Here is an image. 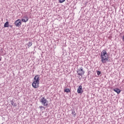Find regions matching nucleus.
<instances>
[{"label":"nucleus","instance_id":"nucleus-1","mask_svg":"<svg viewBox=\"0 0 124 124\" xmlns=\"http://www.w3.org/2000/svg\"><path fill=\"white\" fill-rule=\"evenodd\" d=\"M101 59L102 63H106L108 62V54L106 50L104 49L101 53Z\"/></svg>","mask_w":124,"mask_h":124},{"label":"nucleus","instance_id":"nucleus-2","mask_svg":"<svg viewBox=\"0 0 124 124\" xmlns=\"http://www.w3.org/2000/svg\"><path fill=\"white\" fill-rule=\"evenodd\" d=\"M78 75L83 76L85 74V72L83 70V67H81L77 70Z\"/></svg>","mask_w":124,"mask_h":124},{"label":"nucleus","instance_id":"nucleus-3","mask_svg":"<svg viewBox=\"0 0 124 124\" xmlns=\"http://www.w3.org/2000/svg\"><path fill=\"white\" fill-rule=\"evenodd\" d=\"M41 103L43 105V106H48V101L47 99H45V97H43L40 101Z\"/></svg>","mask_w":124,"mask_h":124},{"label":"nucleus","instance_id":"nucleus-4","mask_svg":"<svg viewBox=\"0 0 124 124\" xmlns=\"http://www.w3.org/2000/svg\"><path fill=\"white\" fill-rule=\"evenodd\" d=\"M14 24L16 26L19 27L22 25V21L21 19H17L15 21Z\"/></svg>","mask_w":124,"mask_h":124},{"label":"nucleus","instance_id":"nucleus-5","mask_svg":"<svg viewBox=\"0 0 124 124\" xmlns=\"http://www.w3.org/2000/svg\"><path fill=\"white\" fill-rule=\"evenodd\" d=\"M39 82H36L34 81H33L32 83V86L34 89H37L39 87Z\"/></svg>","mask_w":124,"mask_h":124},{"label":"nucleus","instance_id":"nucleus-6","mask_svg":"<svg viewBox=\"0 0 124 124\" xmlns=\"http://www.w3.org/2000/svg\"><path fill=\"white\" fill-rule=\"evenodd\" d=\"M40 80V79L39 78V75H36L34 77L33 81H35L36 83H39Z\"/></svg>","mask_w":124,"mask_h":124},{"label":"nucleus","instance_id":"nucleus-7","mask_svg":"<svg viewBox=\"0 0 124 124\" xmlns=\"http://www.w3.org/2000/svg\"><path fill=\"white\" fill-rule=\"evenodd\" d=\"M78 93H83V89H82V86L80 85L78 89Z\"/></svg>","mask_w":124,"mask_h":124},{"label":"nucleus","instance_id":"nucleus-8","mask_svg":"<svg viewBox=\"0 0 124 124\" xmlns=\"http://www.w3.org/2000/svg\"><path fill=\"white\" fill-rule=\"evenodd\" d=\"M114 92H115V93H117L118 94L120 93H121V90L119 88H115L113 90Z\"/></svg>","mask_w":124,"mask_h":124},{"label":"nucleus","instance_id":"nucleus-9","mask_svg":"<svg viewBox=\"0 0 124 124\" xmlns=\"http://www.w3.org/2000/svg\"><path fill=\"white\" fill-rule=\"evenodd\" d=\"M25 19H22L21 21L22 22H23L24 23H26V22H28L29 21V18L27 16H25Z\"/></svg>","mask_w":124,"mask_h":124},{"label":"nucleus","instance_id":"nucleus-10","mask_svg":"<svg viewBox=\"0 0 124 124\" xmlns=\"http://www.w3.org/2000/svg\"><path fill=\"white\" fill-rule=\"evenodd\" d=\"M9 22H8V21L6 22L4 25V28H8V27H9Z\"/></svg>","mask_w":124,"mask_h":124},{"label":"nucleus","instance_id":"nucleus-11","mask_svg":"<svg viewBox=\"0 0 124 124\" xmlns=\"http://www.w3.org/2000/svg\"><path fill=\"white\" fill-rule=\"evenodd\" d=\"M72 115L73 117H76V112H75V110H74V109L72 110Z\"/></svg>","mask_w":124,"mask_h":124},{"label":"nucleus","instance_id":"nucleus-12","mask_svg":"<svg viewBox=\"0 0 124 124\" xmlns=\"http://www.w3.org/2000/svg\"><path fill=\"white\" fill-rule=\"evenodd\" d=\"M11 104L14 107H16V106H17V104L15 102H14L13 101H11Z\"/></svg>","mask_w":124,"mask_h":124},{"label":"nucleus","instance_id":"nucleus-13","mask_svg":"<svg viewBox=\"0 0 124 124\" xmlns=\"http://www.w3.org/2000/svg\"><path fill=\"white\" fill-rule=\"evenodd\" d=\"M64 93H70V90H69V89L67 88L64 90Z\"/></svg>","mask_w":124,"mask_h":124},{"label":"nucleus","instance_id":"nucleus-14","mask_svg":"<svg viewBox=\"0 0 124 124\" xmlns=\"http://www.w3.org/2000/svg\"><path fill=\"white\" fill-rule=\"evenodd\" d=\"M32 45V43H31V42H29L28 43V46L29 48H30V47H31Z\"/></svg>","mask_w":124,"mask_h":124},{"label":"nucleus","instance_id":"nucleus-15","mask_svg":"<svg viewBox=\"0 0 124 124\" xmlns=\"http://www.w3.org/2000/svg\"><path fill=\"white\" fill-rule=\"evenodd\" d=\"M59 1L60 3H62V2H64V1H65V0H59Z\"/></svg>","mask_w":124,"mask_h":124},{"label":"nucleus","instance_id":"nucleus-16","mask_svg":"<svg viewBox=\"0 0 124 124\" xmlns=\"http://www.w3.org/2000/svg\"><path fill=\"white\" fill-rule=\"evenodd\" d=\"M97 75H100V74H101V72L99 71H97Z\"/></svg>","mask_w":124,"mask_h":124},{"label":"nucleus","instance_id":"nucleus-17","mask_svg":"<svg viewBox=\"0 0 124 124\" xmlns=\"http://www.w3.org/2000/svg\"><path fill=\"white\" fill-rule=\"evenodd\" d=\"M39 108H40V109H41L42 108H43L44 109H45V107H43L42 106H40L39 107Z\"/></svg>","mask_w":124,"mask_h":124},{"label":"nucleus","instance_id":"nucleus-18","mask_svg":"<svg viewBox=\"0 0 124 124\" xmlns=\"http://www.w3.org/2000/svg\"><path fill=\"white\" fill-rule=\"evenodd\" d=\"M12 27H13L12 25L10 26V28H12Z\"/></svg>","mask_w":124,"mask_h":124},{"label":"nucleus","instance_id":"nucleus-19","mask_svg":"<svg viewBox=\"0 0 124 124\" xmlns=\"http://www.w3.org/2000/svg\"><path fill=\"white\" fill-rule=\"evenodd\" d=\"M0 61H1V59L0 58Z\"/></svg>","mask_w":124,"mask_h":124}]
</instances>
